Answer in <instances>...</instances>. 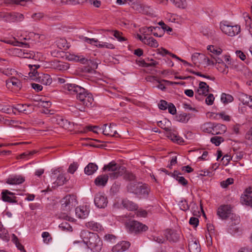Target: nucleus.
Instances as JSON below:
<instances>
[{
	"label": "nucleus",
	"mask_w": 252,
	"mask_h": 252,
	"mask_svg": "<svg viewBox=\"0 0 252 252\" xmlns=\"http://www.w3.org/2000/svg\"><path fill=\"white\" fill-rule=\"evenodd\" d=\"M221 101L223 103H228L229 102H231L233 101L234 98L233 97L229 94H226L225 93H222L221 95Z\"/></svg>",
	"instance_id": "nucleus-40"
},
{
	"label": "nucleus",
	"mask_w": 252,
	"mask_h": 252,
	"mask_svg": "<svg viewBox=\"0 0 252 252\" xmlns=\"http://www.w3.org/2000/svg\"><path fill=\"white\" fill-rule=\"evenodd\" d=\"M191 212L193 215H197L200 214V211L197 205L194 202L191 203Z\"/></svg>",
	"instance_id": "nucleus-54"
},
{
	"label": "nucleus",
	"mask_w": 252,
	"mask_h": 252,
	"mask_svg": "<svg viewBox=\"0 0 252 252\" xmlns=\"http://www.w3.org/2000/svg\"><path fill=\"white\" fill-rule=\"evenodd\" d=\"M85 41L87 43L96 46V45H98L99 41L97 39L95 38H89L88 37H85L84 38Z\"/></svg>",
	"instance_id": "nucleus-58"
},
{
	"label": "nucleus",
	"mask_w": 252,
	"mask_h": 252,
	"mask_svg": "<svg viewBox=\"0 0 252 252\" xmlns=\"http://www.w3.org/2000/svg\"><path fill=\"white\" fill-rule=\"evenodd\" d=\"M241 201L247 205L252 206V187L247 189L244 196H241Z\"/></svg>",
	"instance_id": "nucleus-20"
},
{
	"label": "nucleus",
	"mask_w": 252,
	"mask_h": 252,
	"mask_svg": "<svg viewBox=\"0 0 252 252\" xmlns=\"http://www.w3.org/2000/svg\"><path fill=\"white\" fill-rule=\"evenodd\" d=\"M13 194V193L8 190H3L1 192V199L4 202L9 203L16 202L15 200V197L11 196Z\"/></svg>",
	"instance_id": "nucleus-23"
},
{
	"label": "nucleus",
	"mask_w": 252,
	"mask_h": 252,
	"mask_svg": "<svg viewBox=\"0 0 252 252\" xmlns=\"http://www.w3.org/2000/svg\"><path fill=\"white\" fill-rule=\"evenodd\" d=\"M98 169V166L94 163H89L84 168V172L87 175H92Z\"/></svg>",
	"instance_id": "nucleus-26"
},
{
	"label": "nucleus",
	"mask_w": 252,
	"mask_h": 252,
	"mask_svg": "<svg viewBox=\"0 0 252 252\" xmlns=\"http://www.w3.org/2000/svg\"><path fill=\"white\" fill-rule=\"evenodd\" d=\"M39 105L44 108H49L51 105V102L49 100L40 99Z\"/></svg>",
	"instance_id": "nucleus-56"
},
{
	"label": "nucleus",
	"mask_w": 252,
	"mask_h": 252,
	"mask_svg": "<svg viewBox=\"0 0 252 252\" xmlns=\"http://www.w3.org/2000/svg\"><path fill=\"white\" fill-rule=\"evenodd\" d=\"M0 72L7 76H9L13 75L14 73L15 72V70L14 69L10 68H0Z\"/></svg>",
	"instance_id": "nucleus-44"
},
{
	"label": "nucleus",
	"mask_w": 252,
	"mask_h": 252,
	"mask_svg": "<svg viewBox=\"0 0 252 252\" xmlns=\"http://www.w3.org/2000/svg\"><path fill=\"white\" fill-rule=\"evenodd\" d=\"M94 203L97 208H104L107 205L108 200L103 193L98 192L94 196Z\"/></svg>",
	"instance_id": "nucleus-11"
},
{
	"label": "nucleus",
	"mask_w": 252,
	"mask_h": 252,
	"mask_svg": "<svg viewBox=\"0 0 252 252\" xmlns=\"http://www.w3.org/2000/svg\"><path fill=\"white\" fill-rule=\"evenodd\" d=\"M130 243L128 241H122L115 246L112 249L113 252H123L127 250L130 247Z\"/></svg>",
	"instance_id": "nucleus-18"
},
{
	"label": "nucleus",
	"mask_w": 252,
	"mask_h": 252,
	"mask_svg": "<svg viewBox=\"0 0 252 252\" xmlns=\"http://www.w3.org/2000/svg\"><path fill=\"white\" fill-rule=\"evenodd\" d=\"M42 237L43 239V241L45 243H48L52 239L50 234L48 232H43L42 233Z\"/></svg>",
	"instance_id": "nucleus-57"
},
{
	"label": "nucleus",
	"mask_w": 252,
	"mask_h": 252,
	"mask_svg": "<svg viewBox=\"0 0 252 252\" xmlns=\"http://www.w3.org/2000/svg\"><path fill=\"white\" fill-rule=\"evenodd\" d=\"M86 226L90 229L95 231H101L102 229V227L100 223L94 221L87 222L86 223Z\"/></svg>",
	"instance_id": "nucleus-28"
},
{
	"label": "nucleus",
	"mask_w": 252,
	"mask_h": 252,
	"mask_svg": "<svg viewBox=\"0 0 252 252\" xmlns=\"http://www.w3.org/2000/svg\"><path fill=\"white\" fill-rule=\"evenodd\" d=\"M169 121L166 119H164L163 121H160L158 122V126L160 128L164 129L166 131H169L170 129L166 126L167 124L169 123Z\"/></svg>",
	"instance_id": "nucleus-49"
},
{
	"label": "nucleus",
	"mask_w": 252,
	"mask_h": 252,
	"mask_svg": "<svg viewBox=\"0 0 252 252\" xmlns=\"http://www.w3.org/2000/svg\"><path fill=\"white\" fill-rule=\"evenodd\" d=\"M108 178L107 174L100 175L94 180V184L97 187H104L107 183Z\"/></svg>",
	"instance_id": "nucleus-22"
},
{
	"label": "nucleus",
	"mask_w": 252,
	"mask_h": 252,
	"mask_svg": "<svg viewBox=\"0 0 252 252\" xmlns=\"http://www.w3.org/2000/svg\"><path fill=\"white\" fill-rule=\"evenodd\" d=\"M239 100L244 104H248L251 99H252V95H248L242 93L239 96Z\"/></svg>",
	"instance_id": "nucleus-39"
},
{
	"label": "nucleus",
	"mask_w": 252,
	"mask_h": 252,
	"mask_svg": "<svg viewBox=\"0 0 252 252\" xmlns=\"http://www.w3.org/2000/svg\"><path fill=\"white\" fill-rule=\"evenodd\" d=\"M90 210L87 206H82L77 207L75 209L76 216L80 218L84 219L86 218L89 214Z\"/></svg>",
	"instance_id": "nucleus-17"
},
{
	"label": "nucleus",
	"mask_w": 252,
	"mask_h": 252,
	"mask_svg": "<svg viewBox=\"0 0 252 252\" xmlns=\"http://www.w3.org/2000/svg\"><path fill=\"white\" fill-rule=\"evenodd\" d=\"M56 44L59 48L67 49L69 48L67 41L64 38H60L56 41Z\"/></svg>",
	"instance_id": "nucleus-36"
},
{
	"label": "nucleus",
	"mask_w": 252,
	"mask_h": 252,
	"mask_svg": "<svg viewBox=\"0 0 252 252\" xmlns=\"http://www.w3.org/2000/svg\"><path fill=\"white\" fill-rule=\"evenodd\" d=\"M157 29L160 30V28L158 27H150L148 28H146V31H147V32L152 33L153 35L155 36L161 37L162 35H159L157 32H154V31H156Z\"/></svg>",
	"instance_id": "nucleus-51"
},
{
	"label": "nucleus",
	"mask_w": 252,
	"mask_h": 252,
	"mask_svg": "<svg viewBox=\"0 0 252 252\" xmlns=\"http://www.w3.org/2000/svg\"><path fill=\"white\" fill-rule=\"evenodd\" d=\"M233 179L229 178L226 179L225 181H224L221 182V186L223 188H226L228 186L233 183Z\"/></svg>",
	"instance_id": "nucleus-61"
},
{
	"label": "nucleus",
	"mask_w": 252,
	"mask_h": 252,
	"mask_svg": "<svg viewBox=\"0 0 252 252\" xmlns=\"http://www.w3.org/2000/svg\"><path fill=\"white\" fill-rule=\"evenodd\" d=\"M123 205L126 209L131 211L137 208V205L134 203L129 200L123 201Z\"/></svg>",
	"instance_id": "nucleus-42"
},
{
	"label": "nucleus",
	"mask_w": 252,
	"mask_h": 252,
	"mask_svg": "<svg viewBox=\"0 0 252 252\" xmlns=\"http://www.w3.org/2000/svg\"><path fill=\"white\" fill-rule=\"evenodd\" d=\"M144 41V44L153 48H157L158 46V41L152 37L146 36V39Z\"/></svg>",
	"instance_id": "nucleus-31"
},
{
	"label": "nucleus",
	"mask_w": 252,
	"mask_h": 252,
	"mask_svg": "<svg viewBox=\"0 0 252 252\" xmlns=\"http://www.w3.org/2000/svg\"><path fill=\"white\" fill-rule=\"evenodd\" d=\"M173 177L174 178L178 181L179 183L185 186L187 185L188 181L185 179V178L184 177L180 176H179V174L177 173V171H174V173L173 174Z\"/></svg>",
	"instance_id": "nucleus-41"
},
{
	"label": "nucleus",
	"mask_w": 252,
	"mask_h": 252,
	"mask_svg": "<svg viewBox=\"0 0 252 252\" xmlns=\"http://www.w3.org/2000/svg\"><path fill=\"white\" fill-rule=\"evenodd\" d=\"M179 205L180 209L184 211H186L189 209V206L186 200H182L179 202Z\"/></svg>",
	"instance_id": "nucleus-53"
},
{
	"label": "nucleus",
	"mask_w": 252,
	"mask_h": 252,
	"mask_svg": "<svg viewBox=\"0 0 252 252\" xmlns=\"http://www.w3.org/2000/svg\"><path fill=\"white\" fill-rule=\"evenodd\" d=\"M208 92L209 86L205 82H200L199 84V87L197 89L195 97L196 99H199L200 95H206Z\"/></svg>",
	"instance_id": "nucleus-16"
},
{
	"label": "nucleus",
	"mask_w": 252,
	"mask_h": 252,
	"mask_svg": "<svg viewBox=\"0 0 252 252\" xmlns=\"http://www.w3.org/2000/svg\"><path fill=\"white\" fill-rule=\"evenodd\" d=\"M224 141L223 138L220 136H214L211 138V142L218 146Z\"/></svg>",
	"instance_id": "nucleus-47"
},
{
	"label": "nucleus",
	"mask_w": 252,
	"mask_h": 252,
	"mask_svg": "<svg viewBox=\"0 0 252 252\" xmlns=\"http://www.w3.org/2000/svg\"><path fill=\"white\" fill-rule=\"evenodd\" d=\"M127 230L130 233L137 234L147 230L148 227L145 224L135 220H130L126 224Z\"/></svg>",
	"instance_id": "nucleus-7"
},
{
	"label": "nucleus",
	"mask_w": 252,
	"mask_h": 252,
	"mask_svg": "<svg viewBox=\"0 0 252 252\" xmlns=\"http://www.w3.org/2000/svg\"><path fill=\"white\" fill-rule=\"evenodd\" d=\"M218 215L222 219H225L230 217L231 219L233 218L235 214L232 213V208L230 205H221L218 210Z\"/></svg>",
	"instance_id": "nucleus-10"
},
{
	"label": "nucleus",
	"mask_w": 252,
	"mask_h": 252,
	"mask_svg": "<svg viewBox=\"0 0 252 252\" xmlns=\"http://www.w3.org/2000/svg\"><path fill=\"white\" fill-rule=\"evenodd\" d=\"M140 31L143 35L137 34V38L144 43V41H145V39H146L147 35L148 34V33L147 34H145V33L147 32V31H146V28L141 29Z\"/></svg>",
	"instance_id": "nucleus-48"
},
{
	"label": "nucleus",
	"mask_w": 252,
	"mask_h": 252,
	"mask_svg": "<svg viewBox=\"0 0 252 252\" xmlns=\"http://www.w3.org/2000/svg\"><path fill=\"white\" fill-rule=\"evenodd\" d=\"M120 168V165L115 161H112L109 162L108 164L105 165L102 169L104 171L111 172L109 173V176L111 178L114 179L117 178L119 176Z\"/></svg>",
	"instance_id": "nucleus-9"
},
{
	"label": "nucleus",
	"mask_w": 252,
	"mask_h": 252,
	"mask_svg": "<svg viewBox=\"0 0 252 252\" xmlns=\"http://www.w3.org/2000/svg\"><path fill=\"white\" fill-rule=\"evenodd\" d=\"M78 167L77 163L73 162L71 163L68 169V172L71 174H73Z\"/></svg>",
	"instance_id": "nucleus-55"
},
{
	"label": "nucleus",
	"mask_w": 252,
	"mask_h": 252,
	"mask_svg": "<svg viewBox=\"0 0 252 252\" xmlns=\"http://www.w3.org/2000/svg\"><path fill=\"white\" fill-rule=\"evenodd\" d=\"M11 84L17 88H21L22 87L21 81L14 77H11L10 79L6 81V85L7 87H10Z\"/></svg>",
	"instance_id": "nucleus-29"
},
{
	"label": "nucleus",
	"mask_w": 252,
	"mask_h": 252,
	"mask_svg": "<svg viewBox=\"0 0 252 252\" xmlns=\"http://www.w3.org/2000/svg\"><path fill=\"white\" fill-rule=\"evenodd\" d=\"M214 97L213 94H210L206 98V103L209 105L213 104L214 101Z\"/></svg>",
	"instance_id": "nucleus-63"
},
{
	"label": "nucleus",
	"mask_w": 252,
	"mask_h": 252,
	"mask_svg": "<svg viewBox=\"0 0 252 252\" xmlns=\"http://www.w3.org/2000/svg\"><path fill=\"white\" fill-rule=\"evenodd\" d=\"M57 123L65 129H69L72 128L71 123L67 120H64L61 117L57 119Z\"/></svg>",
	"instance_id": "nucleus-32"
},
{
	"label": "nucleus",
	"mask_w": 252,
	"mask_h": 252,
	"mask_svg": "<svg viewBox=\"0 0 252 252\" xmlns=\"http://www.w3.org/2000/svg\"><path fill=\"white\" fill-rule=\"evenodd\" d=\"M64 89L68 91L71 94H76L77 99L80 100L86 107H90L94 101L92 94L85 89L75 84H66Z\"/></svg>",
	"instance_id": "nucleus-1"
},
{
	"label": "nucleus",
	"mask_w": 252,
	"mask_h": 252,
	"mask_svg": "<svg viewBox=\"0 0 252 252\" xmlns=\"http://www.w3.org/2000/svg\"><path fill=\"white\" fill-rule=\"evenodd\" d=\"M77 61H80L82 63H85L87 62V64L90 66L93 69L95 70L97 68L98 64L96 62H94L92 60H87L83 57H77Z\"/></svg>",
	"instance_id": "nucleus-30"
},
{
	"label": "nucleus",
	"mask_w": 252,
	"mask_h": 252,
	"mask_svg": "<svg viewBox=\"0 0 252 252\" xmlns=\"http://www.w3.org/2000/svg\"><path fill=\"white\" fill-rule=\"evenodd\" d=\"M25 181L24 177L20 175L9 176L6 180V183L10 185H17L22 184Z\"/></svg>",
	"instance_id": "nucleus-14"
},
{
	"label": "nucleus",
	"mask_w": 252,
	"mask_h": 252,
	"mask_svg": "<svg viewBox=\"0 0 252 252\" xmlns=\"http://www.w3.org/2000/svg\"><path fill=\"white\" fill-rule=\"evenodd\" d=\"M16 52L18 56L23 58L33 59L35 55L33 51H29L27 49H17Z\"/></svg>",
	"instance_id": "nucleus-21"
},
{
	"label": "nucleus",
	"mask_w": 252,
	"mask_h": 252,
	"mask_svg": "<svg viewBox=\"0 0 252 252\" xmlns=\"http://www.w3.org/2000/svg\"><path fill=\"white\" fill-rule=\"evenodd\" d=\"M9 4H15L22 6H26L28 3H31V0H7Z\"/></svg>",
	"instance_id": "nucleus-37"
},
{
	"label": "nucleus",
	"mask_w": 252,
	"mask_h": 252,
	"mask_svg": "<svg viewBox=\"0 0 252 252\" xmlns=\"http://www.w3.org/2000/svg\"><path fill=\"white\" fill-rule=\"evenodd\" d=\"M202 129L205 132L211 133L213 134V124L208 123L204 124L202 126Z\"/></svg>",
	"instance_id": "nucleus-50"
},
{
	"label": "nucleus",
	"mask_w": 252,
	"mask_h": 252,
	"mask_svg": "<svg viewBox=\"0 0 252 252\" xmlns=\"http://www.w3.org/2000/svg\"><path fill=\"white\" fill-rule=\"evenodd\" d=\"M170 1L178 8H185L187 6L186 0H170ZM167 2L168 0H161L160 3L166 5Z\"/></svg>",
	"instance_id": "nucleus-25"
},
{
	"label": "nucleus",
	"mask_w": 252,
	"mask_h": 252,
	"mask_svg": "<svg viewBox=\"0 0 252 252\" xmlns=\"http://www.w3.org/2000/svg\"><path fill=\"white\" fill-rule=\"evenodd\" d=\"M58 174V175L57 179L56 181L53 183L52 188H56L58 186H62L66 181V178L65 177V174L63 172H61L59 169H55L52 171V175H56Z\"/></svg>",
	"instance_id": "nucleus-13"
},
{
	"label": "nucleus",
	"mask_w": 252,
	"mask_h": 252,
	"mask_svg": "<svg viewBox=\"0 0 252 252\" xmlns=\"http://www.w3.org/2000/svg\"><path fill=\"white\" fill-rule=\"evenodd\" d=\"M220 28L223 33L229 36H234L238 34L241 32L240 26L238 25L231 26L221 23Z\"/></svg>",
	"instance_id": "nucleus-8"
},
{
	"label": "nucleus",
	"mask_w": 252,
	"mask_h": 252,
	"mask_svg": "<svg viewBox=\"0 0 252 252\" xmlns=\"http://www.w3.org/2000/svg\"><path fill=\"white\" fill-rule=\"evenodd\" d=\"M115 125L111 124L109 126L105 124L103 126V133L105 135L114 136L118 134L117 130L115 129Z\"/></svg>",
	"instance_id": "nucleus-19"
},
{
	"label": "nucleus",
	"mask_w": 252,
	"mask_h": 252,
	"mask_svg": "<svg viewBox=\"0 0 252 252\" xmlns=\"http://www.w3.org/2000/svg\"><path fill=\"white\" fill-rule=\"evenodd\" d=\"M29 67L30 68L31 71L29 73V75L32 79L34 80L36 78V75H38L37 78L38 81L45 85H49L52 83V79L50 76L48 74H38L36 69L40 67L38 64H29Z\"/></svg>",
	"instance_id": "nucleus-3"
},
{
	"label": "nucleus",
	"mask_w": 252,
	"mask_h": 252,
	"mask_svg": "<svg viewBox=\"0 0 252 252\" xmlns=\"http://www.w3.org/2000/svg\"><path fill=\"white\" fill-rule=\"evenodd\" d=\"M59 227L62 230H67V231H72V227L66 221H64L61 223Z\"/></svg>",
	"instance_id": "nucleus-52"
},
{
	"label": "nucleus",
	"mask_w": 252,
	"mask_h": 252,
	"mask_svg": "<svg viewBox=\"0 0 252 252\" xmlns=\"http://www.w3.org/2000/svg\"><path fill=\"white\" fill-rule=\"evenodd\" d=\"M96 46L98 48H105L107 49H114L115 46L113 44L105 42H99L98 45H96Z\"/></svg>",
	"instance_id": "nucleus-46"
},
{
	"label": "nucleus",
	"mask_w": 252,
	"mask_h": 252,
	"mask_svg": "<svg viewBox=\"0 0 252 252\" xmlns=\"http://www.w3.org/2000/svg\"><path fill=\"white\" fill-rule=\"evenodd\" d=\"M0 17L8 23H18L22 22L25 18L24 15L17 12L0 13Z\"/></svg>",
	"instance_id": "nucleus-5"
},
{
	"label": "nucleus",
	"mask_w": 252,
	"mask_h": 252,
	"mask_svg": "<svg viewBox=\"0 0 252 252\" xmlns=\"http://www.w3.org/2000/svg\"><path fill=\"white\" fill-rule=\"evenodd\" d=\"M29 106L26 104H18L13 106V109H12V112L16 113V111L19 112H25L27 111V108Z\"/></svg>",
	"instance_id": "nucleus-34"
},
{
	"label": "nucleus",
	"mask_w": 252,
	"mask_h": 252,
	"mask_svg": "<svg viewBox=\"0 0 252 252\" xmlns=\"http://www.w3.org/2000/svg\"><path fill=\"white\" fill-rule=\"evenodd\" d=\"M0 238L5 241H8L9 239L8 231L3 227L1 221H0Z\"/></svg>",
	"instance_id": "nucleus-33"
},
{
	"label": "nucleus",
	"mask_w": 252,
	"mask_h": 252,
	"mask_svg": "<svg viewBox=\"0 0 252 252\" xmlns=\"http://www.w3.org/2000/svg\"><path fill=\"white\" fill-rule=\"evenodd\" d=\"M226 130L225 125L220 124H213V134L218 135L224 133Z\"/></svg>",
	"instance_id": "nucleus-24"
},
{
	"label": "nucleus",
	"mask_w": 252,
	"mask_h": 252,
	"mask_svg": "<svg viewBox=\"0 0 252 252\" xmlns=\"http://www.w3.org/2000/svg\"><path fill=\"white\" fill-rule=\"evenodd\" d=\"M127 190L136 195L139 198H147L150 192V189L146 184L140 182H132L127 186Z\"/></svg>",
	"instance_id": "nucleus-2"
},
{
	"label": "nucleus",
	"mask_w": 252,
	"mask_h": 252,
	"mask_svg": "<svg viewBox=\"0 0 252 252\" xmlns=\"http://www.w3.org/2000/svg\"><path fill=\"white\" fill-rule=\"evenodd\" d=\"M104 239L105 241L113 243L115 241L116 236L113 234H106L104 236Z\"/></svg>",
	"instance_id": "nucleus-60"
},
{
	"label": "nucleus",
	"mask_w": 252,
	"mask_h": 252,
	"mask_svg": "<svg viewBox=\"0 0 252 252\" xmlns=\"http://www.w3.org/2000/svg\"><path fill=\"white\" fill-rule=\"evenodd\" d=\"M164 234L166 239L170 242H177L180 239V233L174 230L167 229Z\"/></svg>",
	"instance_id": "nucleus-15"
},
{
	"label": "nucleus",
	"mask_w": 252,
	"mask_h": 252,
	"mask_svg": "<svg viewBox=\"0 0 252 252\" xmlns=\"http://www.w3.org/2000/svg\"><path fill=\"white\" fill-rule=\"evenodd\" d=\"M13 109V106L10 107L7 106H0V111L2 112L7 113V114H9V113H11V112H12Z\"/></svg>",
	"instance_id": "nucleus-59"
},
{
	"label": "nucleus",
	"mask_w": 252,
	"mask_h": 252,
	"mask_svg": "<svg viewBox=\"0 0 252 252\" xmlns=\"http://www.w3.org/2000/svg\"><path fill=\"white\" fill-rule=\"evenodd\" d=\"M102 241L96 234L92 233L87 242V245L93 252H100L102 248Z\"/></svg>",
	"instance_id": "nucleus-4"
},
{
	"label": "nucleus",
	"mask_w": 252,
	"mask_h": 252,
	"mask_svg": "<svg viewBox=\"0 0 252 252\" xmlns=\"http://www.w3.org/2000/svg\"><path fill=\"white\" fill-rule=\"evenodd\" d=\"M207 49L214 55H219L222 53V50L220 48H217L214 46H209Z\"/></svg>",
	"instance_id": "nucleus-45"
},
{
	"label": "nucleus",
	"mask_w": 252,
	"mask_h": 252,
	"mask_svg": "<svg viewBox=\"0 0 252 252\" xmlns=\"http://www.w3.org/2000/svg\"><path fill=\"white\" fill-rule=\"evenodd\" d=\"M217 69L220 72L226 74L228 72V66L224 62H219L218 64H215Z\"/></svg>",
	"instance_id": "nucleus-35"
},
{
	"label": "nucleus",
	"mask_w": 252,
	"mask_h": 252,
	"mask_svg": "<svg viewBox=\"0 0 252 252\" xmlns=\"http://www.w3.org/2000/svg\"><path fill=\"white\" fill-rule=\"evenodd\" d=\"M168 137L170 138L172 141L178 144H181L184 142L182 138L172 132H170L168 134Z\"/></svg>",
	"instance_id": "nucleus-38"
},
{
	"label": "nucleus",
	"mask_w": 252,
	"mask_h": 252,
	"mask_svg": "<svg viewBox=\"0 0 252 252\" xmlns=\"http://www.w3.org/2000/svg\"><path fill=\"white\" fill-rule=\"evenodd\" d=\"M189 250L190 252H200L201 248L197 240H191L189 244Z\"/></svg>",
	"instance_id": "nucleus-27"
},
{
	"label": "nucleus",
	"mask_w": 252,
	"mask_h": 252,
	"mask_svg": "<svg viewBox=\"0 0 252 252\" xmlns=\"http://www.w3.org/2000/svg\"><path fill=\"white\" fill-rule=\"evenodd\" d=\"M76 197L74 195L69 194L61 200V208L64 214L68 213L77 204Z\"/></svg>",
	"instance_id": "nucleus-6"
},
{
	"label": "nucleus",
	"mask_w": 252,
	"mask_h": 252,
	"mask_svg": "<svg viewBox=\"0 0 252 252\" xmlns=\"http://www.w3.org/2000/svg\"><path fill=\"white\" fill-rule=\"evenodd\" d=\"M158 106L160 109L166 110L168 107L167 102L165 100H161L158 103Z\"/></svg>",
	"instance_id": "nucleus-64"
},
{
	"label": "nucleus",
	"mask_w": 252,
	"mask_h": 252,
	"mask_svg": "<svg viewBox=\"0 0 252 252\" xmlns=\"http://www.w3.org/2000/svg\"><path fill=\"white\" fill-rule=\"evenodd\" d=\"M122 32L118 31H115L114 32L113 35L119 40V41H123L126 40V38L122 36Z\"/></svg>",
	"instance_id": "nucleus-62"
},
{
	"label": "nucleus",
	"mask_w": 252,
	"mask_h": 252,
	"mask_svg": "<svg viewBox=\"0 0 252 252\" xmlns=\"http://www.w3.org/2000/svg\"><path fill=\"white\" fill-rule=\"evenodd\" d=\"M232 219H233V220H232L231 221V223L228 228V231L232 234H235L241 231L240 218L238 216L234 215Z\"/></svg>",
	"instance_id": "nucleus-12"
},
{
	"label": "nucleus",
	"mask_w": 252,
	"mask_h": 252,
	"mask_svg": "<svg viewBox=\"0 0 252 252\" xmlns=\"http://www.w3.org/2000/svg\"><path fill=\"white\" fill-rule=\"evenodd\" d=\"M11 240L15 244V245L16 246L17 248L19 250H20L21 251H24L25 252V251L24 250V247L22 245H21L17 237L14 234H13L12 235Z\"/></svg>",
	"instance_id": "nucleus-43"
}]
</instances>
